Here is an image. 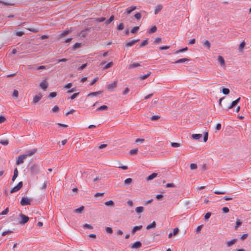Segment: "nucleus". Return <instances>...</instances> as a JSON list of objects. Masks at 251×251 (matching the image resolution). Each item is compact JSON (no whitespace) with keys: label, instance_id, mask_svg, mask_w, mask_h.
Listing matches in <instances>:
<instances>
[{"label":"nucleus","instance_id":"nucleus-62","mask_svg":"<svg viewBox=\"0 0 251 251\" xmlns=\"http://www.w3.org/2000/svg\"><path fill=\"white\" fill-rule=\"evenodd\" d=\"M8 212V208H6L4 210H3L0 213V215H4L7 214Z\"/></svg>","mask_w":251,"mask_h":251},{"label":"nucleus","instance_id":"nucleus-61","mask_svg":"<svg viewBox=\"0 0 251 251\" xmlns=\"http://www.w3.org/2000/svg\"><path fill=\"white\" fill-rule=\"evenodd\" d=\"M24 34L23 31H18L15 33V35L17 36H22Z\"/></svg>","mask_w":251,"mask_h":251},{"label":"nucleus","instance_id":"nucleus-52","mask_svg":"<svg viewBox=\"0 0 251 251\" xmlns=\"http://www.w3.org/2000/svg\"><path fill=\"white\" fill-rule=\"evenodd\" d=\"M208 133L207 132H206L203 136V141L204 142H206L208 140Z\"/></svg>","mask_w":251,"mask_h":251},{"label":"nucleus","instance_id":"nucleus-24","mask_svg":"<svg viewBox=\"0 0 251 251\" xmlns=\"http://www.w3.org/2000/svg\"><path fill=\"white\" fill-rule=\"evenodd\" d=\"M156 30H157L156 26L155 25H154L150 29H149L148 30V32L149 34H152V33L156 32Z\"/></svg>","mask_w":251,"mask_h":251},{"label":"nucleus","instance_id":"nucleus-38","mask_svg":"<svg viewBox=\"0 0 251 251\" xmlns=\"http://www.w3.org/2000/svg\"><path fill=\"white\" fill-rule=\"evenodd\" d=\"M132 179L131 178H128L125 180V184L126 185H129L132 182Z\"/></svg>","mask_w":251,"mask_h":251},{"label":"nucleus","instance_id":"nucleus-8","mask_svg":"<svg viewBox=\"0 0 251 251\" xmlns=\"http://www.w3.org/2000/svg\"><path fill=\"white\" fill-rule=\"evenodd\" d=\"M142 246V243L140 241H136L131 245L132 249H139Z\"/></svg>","mask_w":251,"mask_h":251},{"label":"nucleus","instance_id":"nucleus-21","mask_svg":"<svg viewBox=\"0 0 251 251\" xmlns=\"http://www.w3.org/2000/svg\"><path fill=\"white\" fill-rule=\"evenodd\" d=\"M218 60L222 66H224L225 65V62L224 59L222 56H219L218 57Z\"/></svg>","mask_w":251,"mask_h":251},{"label":"nucleus","instance_id":"nucleus-25","mask_svg":"<svg viewBox=\"0 0 251 251\" xmlns=\"http://www.w3.org/2000/svg\"><path fill=\"white\" fill-rule=\"evenodd\" d=\"M203 45L206 47L207 49L210 48V44L208 40H205L202 42Z\"/></svg>","mask_w":251,"mask_h":251},{"label":"nucleus","instance_id":"nucleus-50","mask_svg":"<svg viewBox=\"0 0 251 251\" xmlns=\"http://www.w3.org/2000/svg\"><path fill=\"white\" fill-rule=\"evenodd\" d=\"M147 44H148V40L146 39L145 40H144L143 41H142V42L140 44V47L142 48V47L145 46L146 45H147Z\"/></svg>","mask_w":251,"mask_h":251},{"label":"nucleus","instance_id":"nucleus-44","mask_svg":"<svg viewBox=\"0 0 251 251\" xmlns=\"http://www.w3.org/2000/svg\"><path fill=\"white\" fill-rule=\"evenodd\" d=\"M27 29L33 33H37L39 31V30L36 28H27Z\"/></svg>","mask_w":251,"mask_h":251},{"label":"nucleus","instance_id":"nucleus-60","mask_svg":"<svg viewBox=\"0 0 251 251\" xmlns=\"http://www.w3.org/2000/svg\"><path fill=\"white\" fill-rule=\"evenodd\" d=\"M211 213H210V212H207V213H206L205 214V215H204V219H205V220H207V219H208L210 218V217L211 216Z\"/></svg>","mask_w":251,"mask_h":251},{"label":"nucleus","instance_id":"nucleus-40","mask_svg":"<svg viewBox=\"0 0 251 251\" xmlns=\"http://www.w3.org/2000/svg\"><path fill=\"white\" fill-rule=\"evenodd\" d=\"M8 140H1L0 141V144L3 146H6L8 144Z\"/></svg>","mask_w":251,"mask_h":251},{"label":"nucleus","instance_id":"nucleus-17","mask_svg":"<svg viewBox=\"0 0 251 251\" xmlns=\"http://www.w3.org/2000/svg\"><path fill=\"white\" fill-rule=\"evenodd\" d=\"M202 135L201 134H193L192 135L191 137L194 140H199L202 137Z\"/></svg>","mask_w":251,"mask_h":251},{"label":"nucleus","instance_id":"nucleus-30","mask_svg":"<svg viewBox=\"0 0 251 251\" xmlns=\"http://www.w3.org/2000/svg\"><path fill=\"white\" fill-rule=\"evenodd\" d=\"M144 211V207L142 206H139L135 208V211L139 214L143 212Z\"/></svg>","mask_w":251,"mask_h":251},{"label":"nucleus","instance_id":"nucleus-53","mask_svg":"<svg viewBox=\"0 0 251 251\" xmlns=\"http://www.w3.org/2000/svg\"><path fill=\"white\" fill-rule=\"evenodd\" d=\"M245 43L244 41H243L239 45V50H242L243 48L245 47Z\"/></svg>","mask_w":251,"mask_h":251},{"label":"nucleus","instance_id":"nucleus-39","mask_svg":"<svg viewBox=\"0 0 251 251\" xmlns=\"http://www.w3.org/2000/svg\"><path fill=\"white\" fill-rule=\"evenodd\" d=\"M229 92V90L228 88H224L222 89V92L224 95H228Z\"/></svg>","mask_w":251,"mask_h":251},{"label":"nucleus","instance_id":"nucleus-31","mask_svg":"<svg viewBox=\"0 0 251 251\" xmlns=\"http://www.w3.org/2000/svg\"><path fill=\"white\" fill-rule=\"evenodd\" d=\"M155 225H156L155 222L154 221H153L152 223H151L150 225H148L146 228L147 229H150L151 228H154L155 226Z\"/></svg>","mask_w":251,"mask_h":251},{"label":"nucleus","instance_id":"nucleus-49","mask_svg":"<svg viewBox=\"0 0 251 251\" xmlns=\"http://www.w3.org/2000/svg\"><path fill=\"white\" fill-rule=\"evenodd\" d=\"M105 231L108 233L111 234L113 232V230L110 227H106L105 228Z\"/></svg>","mask_w":251,"mask_h":251},{"label":"nucleus","instance_id":"nucleus-1","mask_svg":"<svg viewBox=\"0 0 251 251\" xmlns=\"http://www.w3.org/2000/svg\"><path fill=\"white\" fill-rule=\"evenodd\" d=\"M30 170L32 174L37 175L40 172V166L38 164H33L30 167Z\"/></svg>","mask_w":251,"mask_h":251},{"label":"nucleus","instance_id":"nucleus-36","mask_svg":"<svg viewBox=\"0 0 251 251\" xmlns=\"http://www.w3.org/2000/svg\"><path fill=\"white\" fill-rule=\"evenodd\" d=\"M104 204L106 206H113L114 205V202L112 200H110L108 201H107L104 202Z\"/></svg>","mask_w":251,"mask_h":251},{"label":"nucleus","instance_id":"nucleus-15","mask_svg":"<svg viewBox=\"0 0 251 251\" xmlns=\"http://www.w3.org/2000/svg\"><path fill=\"white\" fill-rule=\"evenodd\" d=\"M136 9V6H131L126 9V12L127 15L129 14L132 11H134Z\"/></svg>","mask_w":251,"mask_h":251},{"label":"nucleus","instance_id":"nucleus-54","mask_svg":"<svg viewBox=\"0 0 251 251\" xmlns=\"http://www.w3.org/2000/svg\"><path fill=\"white\" fill-rule=\"evenodd\" d=\"M18 91L16 90H14L13 92L12 96L15 98H17L18 96Z\"/></svg>","mask_w":251,"mask_h":251},{"label":"nucleus","instance_id":"nucleus-51","mask_svg":"<svg viewBox=\"0 0 251 251\" xmlns=\"http://www.w3.org/2000/svg\"><path fill=\"white\" fill-rule=\"evenodd\" d=\"M83 227L84 228L90 229H93V226L91 225L88 224H85L83 225Z\"/></svg>","mask_w":251,"mask_h":251},{"label":"nucleus","instance_id":"nucleus-20","mask_svg":"<svg viewBox=\"0 0 251 251\" xmlns=\"http://www.w3.org/2000/svg\"><path fill=\"white\" fill-rule=\"evenodd\" d=\"M18 176V171L17 168H15L14 170V174L12 178V180L14 181Z\"/></svg>","mask_w":251,"mask_h":251},{"label":"nucleus","instance_id":"nucleus-7","mask_svg":"<svg viewBox=\"0 0 251 251\" xmlns=\"http://www.w3.org/2000/svg\"><path fill=\"white\" fill-rule=\"evenodd\" d=\"M117 81H115L107 85L106 88L108 90H111L117 87Z\"/></svg>","mask_w":251,"mask_h":251},{"label":"nucleus","instance_id":"nucleus-9","mask_svg":"<svg viewBox=\"0 0 251 251\" xmlns=\"http://www.w3.org/2000/svg\"><path fill=\"white\" fill-rule=\"evenodd\" d=\"M40 87L44 90H46L48 86V83L46 79L42 81L40 84Z\"/></svg>","mask_w":251,"mask_h":251},{"label":"nucleus","instance_id":"nucleus-45","mask_svg":"<svg viewBox=\"0 0 251 251\" xmlns=\"http://www.w3.org/2000/svg\"><path fill=\"white\" fill-rule=\"evenodd\" d=\"M171 146L172 147H174V148H178V147H179L181 146V145H180V144L178 143L173 142V143H171Z\"/></svg>","mask_w":251,"mask_h":251},{"label":"nucleus","instance_id":"nucleus-42","mask_svg":"<svg viewBox=\"0 0 251 251\" xmlns=\"http://www.w3.org/2000/svg\"><path fill=\"white\" fill-rule=\"evenodd\" d=\"M214 193L215 194L221 195V194H226V192L225 191L215 190L214 191Z\"/></svg>","mask_w":251,"mask_h":251},{"label":"nucleus","instance_id":"nucleus-28","mask_svg":"<svg viewBox=\"0 0 251 251\" xmlns=\"http://www.w3.org/2000/svg\"><path fill=\"white\" fill-rule=\"evenodd\" d=\"M84 209V207L83 206H81L78 208L75 209L74 212L75 213H81L83 211Z\"/></svg>","mask_w":251,"mask_h":251},{"label":"nucleus","instance_id":"nucleus-41","mask_svg":"<svg viewBox=\"0 0 251 251\" xmlns=\"http://www.w3.org/2000/svg\"><path fill=\"white\" fill-rule=\"evenodd\" d=\"M151 73L149 72L148 74L143 75L140 76V78L141 80H144L146 79L148 76H149L151 75Z\"/></svg>","mask_w":251,"mask_h":251},{"label":"nucleus","instance_id":"nucleus-2","mask_svg":"<svg viewBox=\"0 0 251 251\" xmlns=\"http://www.w3.org/2000/svg\"><path fill=\"white\" fill-rule=\"evenodd\" d=\"M20 217L21 218V220L19 221L20 224L24 225L29 220L28 217L23 214H21Z\"/></svg>","mask_w":251,"mask_h":251},{"label":"nucleus","instance_id":"nucleus-19","mask_svg":"<svg viewBox=\"0 0 251 251\" xmlns=\"http://www.w3.org/2000/svg\"><path fill=\"white\" fill-rule=\"evenodd\" d=\"M142 227L143 226L141 225L134 226L131 231L132 233L134 234L135 233V232L140 230L142 228Z\"/></svg>","mask_w":251,"mask_h":251},{"label":"nucleus","instance_id":"nucleus-59","mask_svg":"<svg viewBox=\"0 0 251 251\" xmlns=\"http://www.w3.org/2000/svg\"><path fill=\"white\" fill-rule=\"evenodd\" d=\"M12 232V231L11 230H8L7 231H4L2 233V236H5L6 235H7L9 233H11Z\"/></svg>","mask_w":251,"mask_h":251},{"label":"nucleus","instance_id":"nucleus-10","mask_svg":"<svg viewBox=\"0 0 251 251\" xmlns=\"http://www.w3.org/2000/svg\"><path fill=\"white\" fill-rule=\"evenodd\" d=\"M42 97V95L41 93H39V94L34 96L33 99V102L34 103H37L40 100Z\"/></svg>","mask_w":251,"mask_h":251},{"label":"nucleus","instance_id":"nucleus-26","mask_svg":"<svg viewBox=\"0 0 251 251\" xmlns=\"http://www.w3.org/2000/svg\"><path fill=\"white\" fill-rule=\"evenodd\" d=\"M178 232V229L177 228H175L174 229L173 232L170 233L169 234L168 237L169 238H171L173 235H176Z\"/></svg>","mask_w":251,"mask_h":251},{"label":"nucleus","instance_id":"nucleus-63","mask_svg":"<svg viewBox=\"0 0 251 251\" xmlns=\"http://www.w3.org/2000/svg\"><path fill=\"white\" fill-rule=\"evenodd\" d=\"M161 38L160 37H157L155 39L154 43V44H159L161 42Z\"/></svg>","mask_w":251,"mask_h":251},{"label":"nucleus","instance_id":"nucleus-56","mask_svg":"<svg viewBox=\"0 0 251 251\" xmlns=\"http://www.w3.org/2000/svg\"><path fill=\"white\" fill-rule=\"evenodd\" d=\"M159 118L160 117L158 115H153L151 118V119L152 121H156L158 120Z\"/></svg>","mask_w":251,"mask_h":251},{"label":"nucleus","instance_id":"nucleus-12","mask_svg":"<svg viewBox=\"0 0 251 251\" xmlns=\"http://www.w3.org/2000/svg\"><path fill=\"white\" fill-rule=\"evenodd\" d=\"M240 100V98H239L237 99H236L235 100L233 101L232 102L231 105H230L228 107V109H230L232 108L234 106H235L239 102Z\"/></svg>","mask_w":251,"mask_h":251},{"label":"nucleus","instance_id":"nucleus-6","mask_svg":"<svg viewBox=\"0 0 251 251\" xmlns=\"http://www.w3.org/2000/svg\"><path fill=\"white\" fill-rule=\"evenodd\" d=\"M90 28L88 27L84 29L79 33V36L80 37H85L88 34V32L90 30Z\"/></svg>","mask_w":251,"mask_h":251},{"label":"nucleus","instance_id":"nucleus-23","mask_svg":"<svg viewBox=\"0 0 251 251\" xmlns=\"http://www.w3.org/2000/svg\"><path fill=\"white\" fill-rule=\"evenodd\" d=\"M162 9V5L159 4L155 7L154 10V14L156 15Z\"/></svg>","mask_w":251,"mask_h":251},{"label":"nucleus","instance_id":"nucleus-48","mask_svg":"<svg viewBox=\"0 0 251 251\" xmlns=\"http://www.w3.org/2000/svg\"><path fill=\"white\" fill-rule=\"evenodd\" d=\"M105 20V18L104 17L98 18H96L95 19V21L96 22H102L104 21Z\"/></svg>","mask_w":251,"mask_h":251},{"label":"nucleus","instance_id":"nucleus-11","mask_svg":"<svg viewBox=\"0 0 251 251\" xmlns=\"http://www.w3.org/2000/svg\"><path fill=\"white\" fill-rule=\"evenodd\" d=\"M139 41V39L133 40L131 41L128 42L126 43V46L127 47H129L132 46L136 43L138 42Z\"/></svg>","mask_w":251,"mask_h":251},{"label":"nucleus","instance_id":"nucleus-3","mask_svg":"<svg viewBox=\"0 0 251 251\" xmlns=\"http://www.w3.org/2000/svg\"><path fill=\"white\" fill-rule=\"evenodd\" d=\"M31 200L27 198L23 197L20 202L22 206H25L30 204Z\"/></svg>","mask_w":251,"mask_h":251},{"label":"nucleus","instance_id":"nucleus-57","mask_svg":"<svg viewBox=\"0 0 251 251\" xmlns=\"http://www.w3.org/2000/svg\"><path fill=\"white\" fill-rule=\"evenodd\" d=\"M190 168L191 170L196 169L197 168V165L196 164L192 163L190 164Z\"/></svg>","mask_w":251,"mask_h":251},{"label":"nucleus","instance_id":"nucleus-29","mask_svg":"<svg viewBox=\"0 0 251 251\" xmlns=\"http://www.w3.org/2000/svg\"><path fill=\"white\" fill-rule=\"evenodd\" d=\"M70 30H66L64 31L61 34H60L58 37L61 38L62 37L65 36L68 34L70 32Z\"/></svg>","mask_w":251,"mask_h":251},{"label":"nucleus","instance_id":"nucleus-18","mask_svg":"<svg viewBox=\"0 0 251 251\" xmlns=\"http://www.w3.org/2000/svg\"><path fill=\"white\" fill-rule=\"evenodd\" d=\"M141 65L139 63H135L133 64H130L128 66L127 68L128 69H132L139 67Z\"/></svg>","mask_w":251,"mask_h":251},{"label":"nucleus","instance_id":"nucleus-58","mask_svg":"<svg viewBox=\"0 0 251 251\" xmlns=\"http://www.w3.org/2000/svg\"><path fill=\"white\" fill-rule=\"evenodd\" d=\"M58 110H59L58 106H57V105H55L52 109V112H53V113H55V112H57L58 111Z\"/></svg>","mask_w":251,"mask_h":251},{"label":"nucleus","instance_id":"nucleus-35","mask_svg":"<svg viewBox=\"0 0 251 251\" xmlns=\"http://www.w3.org/2000/svg\"><path fill=\"white\" fill-rule=\"evenodd\" d=\"M124 28V25L123 23H121L117 27V29L118 30H122Z\"/></svg>","mask_w":251,"mask_h":251},{"label":"nucleus","instance_id":"nucleus-27","mask_svg":"<svg viewBox=\"0 0 251 251\" xmlns=\"http://www.w3.org/2000/svg\"><path fill=\"white\" fill-rule=\"evenodd\" d=\"M114 19V15H111L110 18H109V19H108L107 20H106L105 22V24L106 25H109L112 21H113Z\"/></svg>","mask_w":251,"mask_h":251},{"label":"nucleus","instance_id":"nucleus-37","mask_svg":"<svg viewBox=\"0 0 251 251\" xmlns=\"http://www.w3.org/2000/svg\"><path fill=\"white\" fill-rule=\"evenodd\" d=\"M113 63L112 62H110L104 67L103 69L106 70V69L111 67L113 66Z\"/></svg>","mask_w":251,"mask_h":251},{"label":"nucleus","instance_id":"nucleus-47","mask_svg":"<svg viewBox=\"0 0 251 251\" xmlns=\"http://www.w3.org/2000/svg\"><path fill=\"white\" fill-rule=\"evenodd\" d=\"M81 46V43H75L74 46H73V49L74 50H76L77 49L80 48Z\"/></svg>","mask_w":251,"mask_h":251},{"label":"nucleus","instance_id":"nucleus-22","mask_svg":"<svg viewBox=\"0 0 251 251\" xmlns=\"http://www.w3.org/2000/svg\"><path fill=\"white\" fill-rule=\"evenodd\" d=\"M189 60L188 59L186 58H181V59H179L176 60L175 62V63H176V64L182 63L185 62L186 61H188Z\"/></svg>","mask_w":251,"mask_h":251},{"label":"nucleus","instance_id":"nucleus-55","mask_svg":"<svg viewBox=\"0 0 251 251\" xmlns=\"http://www.w3.org/2000/svg\"><path fill=\"white\" fill-rule=\"evenodd\" d=\"M134 17L137 20H140L141 18V14L140 13H137L134 15Z\"/></svg>","mask_w":251,"mask_h":251},{"label":"nucleus","instance_id":"nucleus-4","mask_svg":"<svg viewBox=\"0 0 251 251\" xmlns=\"http://www.w3.org/2000/svg\"><path fill=\"white\" fill-rule=\"evenodd\" d=\"M23 186V182L22 181L19 182L17 186L14 187L10 191L11 193H14L19 191Z\"/></svg>","mask_w":251,"mask_h":251},{"label":"nucleus","instance_id":"nucleus-16","mask_svg":"<svg viewBox=\"0 0 251 251\" xmlns=\"http://www.w3.org/2000/svg\"><path fill=\"white\" fill-rule=\"evenodd\" d=\"M36 151H37L36 150L34 149L31 151H27L26 153L24 154L25 155V157L26 158L27 156H31V155H33L34 154H35L36 152Z\"/></svg>","mask_w":251,"mask_h":251},{"label":"nucleus","instance_id":"nucleus-32","mask_svg":"<svg viewBox=\"0 0 251 251\" xmlns=\"http://www.w3.org/2000/svg\"><path fill=\"white\" fill-rule=\"evenodd\" d=\"M107 108H108V107L106 105H103L100 106V107H98L97 109V111L105 110H107Z\"/></svg>","mask_w":251,"mask_h":251},{"label":"nucleus","instance_id":"nucleus-13","mask_svg":"<svg viewBox=\"0 0 251 251\" xmlns=\"http://www.w3.org/2000/svg\"><path fill=\"white\" fill-rule=\"evenodd\" d=\"M236 239H233L226 243L227 247H230L237 242Z\"/></svg>","mask_w":251,"mask_h":251},{"label":"nucleus","instance_id":"nucleus-46","mask_svg":"<svg viewBox=\"0 0 251 251\" xmlns=\"http://www.w3.org/2000/svg\"><path fill=\"white\" fill-rule=\"evenodd\" d=\"M138 151V149H132V150H131L129 151V153L131 155H134L135 154H136Z\"/></svg>","mask_w":251,"mask_h":251},{"label":"nucleus","instance_id":"nucleus-43","mask_svg":"<svg viewBox=\"0 0 251 251\" xmlns=\"http://www.w3.org/2000/svg\"><path fill=\"white\" fill-rule=\"evenodd\" d=\"M101 93V91H98V92H92L91 93H90L89 95H88V96H97L98 95L100 94Z\"/></svg>","mask_w":251,"mask_h":251},{"label":"nucleus","instance_id":"nucleus-33","mask_svg":"<svg viewBox=\"0 0 251 251\" xmlns=\"http://www.w3.org/2000/svg\"><path fill=\"white\" fill-rule=\"evenodd\" d=\"M139 29V26H134L131 29L130 32L132 34H135L138 31Z\"/></svg>","mask_w":251,"mask_h":251},{"label":"nucleus","instance_id":"nucleus-5","mask_svg":"<svg viewBox=\"0 0 251 251\" xmlns=\"http://www.w3.org/2000/svg\"><path fill=\"white\" fill-rule=\"evenodd\" d=\"M25 158V155L24 154L18 156L16 161V164L19 165L22 164L24 162V160Z\"/></svg>","mask_w":251,"mask_h":251},{"label":"nucleus","instance_id":"nucleus-14","mask_svg":"<svg viewBox=\"0 0 251 251\" xmlns=\"http://www.w3.org/2000/svg\"><path fill=\"white\" fill-rule=\"evenodd\" d=\"M157 176V173H153L151 174V175H150V176H149L147 177L146 180L147 181L151 180L153 179H154L155 177H156Z\"/></svg>","mask_w":251,"mask_h":251},{"label":"nucleus","instance_id":"nucleus-64","mask_svg":"<svg viewBox=\"0 0 251 251\" xmlns=\"http://www.w3.org/2000/svg\"><path fill=\"white\" fill-rule=\"evenodd\" d=\"M79 95V93H74L73 95H72L71 97H70V99L71 100H74L75 99L78 95Z\"/></svg>","mask_w":251,"mask_h":251},{"label":"nucleus","instance_id":"nucleus-34","mask_svg":"<svg viewBox=\"0 0 251 251\" xmlns=\"http://www.w3.org/2000/svg\"><path fill=\"white\" fill-rule=\"evenodd\" d=\"M242 225V222L240 220H237L235 229L237 230L238 227Z\"/></svg>","mask_w":251,"mask_h":251}]
</instances>
